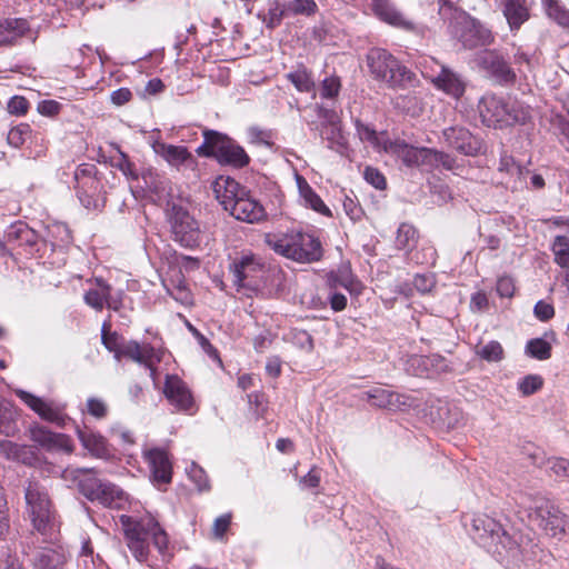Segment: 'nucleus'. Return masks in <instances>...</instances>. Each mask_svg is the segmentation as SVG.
I'll list each match as a JSON object with an SVG mask.
<instances>
[{"label":"nucleus","mask_w":569,"mask_h":569,"mask_svg":"<svg viewBox=\"0 0 569 569\" xmlns=\"http://www.w3.org/2000/svg\"><path fill=\"white\" fill-rule=\"evenodd\" d=\"M471 530L473 538L506 567L518 565L527 557L529 540L519 532L511 533L488 515L475 516Z\"/></svg>","instance_id":"nucleus-1"},{"label":"nucleus","mask_w":569,"mask_h":569,"mask_svg":"<svg viewBox=\"0 0 569 569\" xmlns=\"http://www.w3.org/2000/svg\"><path fill=\"white\" fill-rule=\"evenodd\" d=\"M127 546L139 562H144L149 555V540L152 539L154 547L161 555L168 548L167 533L152 518L134 519L130 516L120 517Z\"/></svg>","instance_id":"nucleus-2"},{"label":"nucleus","mask_w":569,"mask_h":569,"mask_svg":"<svg viewBox=\"0 0 569 569\" xmlns=\"http://www.w3.org/2000/svg\"><path fill=\"white\" fill-rule=\"evenodd\" d=\"M24 499L33 529L44 537V541L54 543L58 540L56 513L47 487L30 480L24 489Z\"/></svg>","instance_id":"nucleus-3"},{"label":"nucleus","mask_w":569,"mask_h":569,"mask_svg":"<svg viewBox=\"0 0 569 569\" xmlns=\"http://www.w3.org/2000/svg\"><path fill=\"white\" fill-rule=\"evenodd\" d=\"M439 14L445 21H448L451 36L460 41L466 49H475L491 42V32L465 11L453 7L450 1L440 0Z\"/></svg>","instance_id":"nucleus-4"},{"label":"nucleus","mask_w":569,"mask_h":569,"mask_svg":"<svg viewBox=\"0 0 569 569\" xmlns=\"http://www.w3.org/2000/svg\"><path fill=\"white\" fill-rule=\"evenodd\" d=\"M266 241L277 253L297 262L319 261L323 253L320 240L301 231L269 233Z\"/></svg>","instance_id":"nucleus-5"},{"label":"nucleus","mask_w":569,"mask_h":569,"mask_svg":"<svg viewBox=\"0 0 569 569\" xmlns=\"http://www.w3.org/2000/svg\"><path fill=\"white\" fill-rule=\"evenodd\" d=\"M367 61L371 74L392 88H407L416 82V74L385 49H371Z\"/></svg>","instance_id":"nucleus-6"},{"label":"nucleus","mask_w":569,"mask_h":569,"mask_svg":"<svg viewBox=\"0 0 569 569\" xmlns=\"http://www.w3.org/2000/svg\"><path fill=\"white\" fill-rule=\"evenodd\" d=\"M479 113L487 126H509L525 122L528 111L516 101L495 94H486L479 102Z\"/></svg>","instance_id":"nucleus-7"},{"label":"nucleus","mask_w":569,"mask_h":569,"mask_svg":"<svg viewBox=\"0 0 569 569\" xmlns=\"http://www.w3.org/2000/svg\"><path fill=\"white\" fill-rule=\"evenodd\" d=\"M529 517L547 536L562 540L569 535V516L552 501L539 498Z\"/></svg>","instance_id":"nucleus-8"},{"label":"nucleus","mask_w":569,"mask_h":569,"mask_svg":"<svg viewBox=\"0 0 569 569\" xmlns=\"http://www.w3.org/2000/svg\"><path fill=\"white\" fill-rule=\"evenodd\" d=\"M167 219L173 241L188 249L197 248L200 244L199 222L186 208L176 203L171 204L167 210Z\"/></svg>","instance_id":"nucleus-9"},{"label":"nucleus","mask_w":569,"mask_h":569,"mask_svg":"<svg viewBox=\"0 0 569 569\" xmlns=\"http://www.w3.org/2000/svg\"><path fill=\"white\" fill-rule=\"evenodd\" d=\"M430 62L433 66L428 67L427 63L425 64V69L422 71L423 77L428 79L436 89L455 99H459L466 91V80L461 74L457 73L449 67L439 64L433 60Z\"/></svg>","instance_id":"nucleus-10"},{"label":"nucleus","mask_w":569,"mask_h":569,"mask_svg":"<svg viewBox=\"0 0 569 569\" xmlns=\"http://www.w3.org/2000/svg\"><path fill=\"white\" fill-rule=\"evenodd\" d=\"M163 392L170 405L176 409L189 413L193 412L194 401L192 395L184 381L178 376L168 375L166 377Z\"/></svg>","instance_id":"nucleus-11"},{"label":"nucleus","mask_w":569,"mask_h":569,"mask_svg":"<svg viewBox=\"0 0 569 569\" xmlns=\"http://www.w3.org/2000/svg\"><path fill=\"white\" fill-rule=\"evenodd\" d=\"M16 395L43 420L56 423L59 427L64 426L67 416L62 412V409L53 406L52 402H47L43 399L21 389L16 390Z\"/></svg>","instance_id":"nucleus-12"},{"label":"nucleus","mask_w":569,"mask_h":569,"mask_svg":"<svg viewBox=\"0 0 569 569\" xmlns=\"http://www.w3.org/2000/svg\"><path fill=\"white\" fill-rule=\"evenodd\" d=\"M262 271L261 262L252 254H243L236 258L230 266L233 276V283L238 287H253L254 279Z\"/></svg>","instance_id":"nucleus-13"},{"label":"nucleus","mask_w":569,"mask_h":569,"mask_svg":"<svg viewBox=\"0 0 569 569\" xmlns=\"http://www.w3.org/2000/svg\"><path fill=\"white\" fill-rule=\"evenodd\" d=\"M153 151L162 157L171 167L177 170L190 169L196 170L197 160L183 146L168 144L164 142H154Z\"/></svg>","instance_id":"nucleus-14"},{"label":"nucleus","mask_w":569,"mask_h":569,"mask_svg":"<svg viewBox=\"0 0 569 569\" xmlns=\"http://www.w3.org/2000/svg\"><path fill=\"white\" fill-rule=\"evenodd\" d=\"M62 479L77 486L79 491L89 500L94 501L101 479L97 478L91 469L67 468L62 471Z\"/></svg>","instance_id":"nucleus-15"},{"label":"nucleus","mask_w":569,"mask_h":569,"mask_svg":"<svg viewBox=\"0 0 569 569\" xmlns=\"http://www.w3.org/2000/svg\"><path fill=\"white\" fill-rule=\"evenodd\" d=\"M152 479L157 483H169L172 478V465L168 452L161 448H152L143 451Z\"/></svg>","instance_id":"nucleus-16"},{"label":"nucleus","mask_w":569,"mask_h":569,"mask_svg":"<svg viewBox=\"0 0 569 569\" xmlns=\"http://www.w3.org/2000/svg\"><path fill=\"white\" fill-rule=\"evenodd\" d=\"M443 137L449 147L466 156H476L481 150V142L465 128H448Z\"/></svg>","instance_id":"nucleus-17"},{"label":"nucleus","mask_w":569,"mask_h":569,"mask_svg":"<svg viewBox=\"0 0 569 569\" xmlns=\"http://www.w3.org/2000/svg\"><path fill=\"white\" fill-rule=\"evenodd\" d=\"M156 350L150 343H138L137 341H122V347L119 353L121 358H128L134 362L146 366L150 369V377L156 380V369L153 368V358Z\"/></svg>","instance_id":"nucleus-18"},{"label":"nucleus","mask_w":569,"mask_h":569,"mask_svg":"<svg viewBox=\"0 0 569 569\" xmlns=\"http://www.w3.org/2000/svg\"><path fill=\"white\" fill-rule=\"evenodd\" d=\"M237 220L248 223H256L264 219L266 211L263 207L244 191L240 198L232 203L229 211Z\"/></svg>","instance_id":"nucleus-19"},{"label":"nucleus","mask_w":569,"mask_h":569,"mask_svg":"<svg viewBox=\"0 0 569 569\" xmlns=\"http://www.w3.org/2000/svg\"><path fill=\"white\" fill-rule=\"evenodd\" d=\"M217 160L222 164H229L234 168H242L250 161L249 156L242 147L233 140L221 134L218 146Z\"/></svg>","instance_id":"nucleus-20"},{"label":"nucleus","mask_w":569,"mask_h":569,"mask_svg":"<svg viewBox=\"0 0 569 569\" xmlns=\"http://www.w3.org/2000/svg\"><path fill=\"white\" fill-rule=\"evenodd\" d=\"M327 283L330 288L328 299L331 309L333 311H342L347 307V297L340 292H336L335 290L338 286H341L352 292L355 286L353 280L349 277L347 271H340L339 273L331 272L328 276Z\"/></svg>","instance_id":"nucleus-21"},{"label":"nucleus","mask_w":569,"mask_h":569,"mask_svg":"<svg viewBox=\"0 0 569 569\" xmlns=\"http://www.w3.org/2000/svg\"><path fill=\"white\" fill-rule=\"evenodd\" d=\"M111 286L102 278H96L94 287L84 293V302L96 311H101L106 305L117 309L119 303L111 298Z\"/></svg>","instance_id":"nucleus-22"},{"label":"nucleus","mask_w":569,"mask_h":569,"mask_svg":"<svg viewBox=\"0 0 569 569\" xmlns=\"http://www.w3.org/2000/svg\"><path fill=\"white\" fill-rule=\"evenodd\" d=\"M213 192L216 199L224 208V210L230 211L232 203L240 198L244 190L236 180L229 177H219L213 182Z\"/></svg>","instance_id":"nucleus-23"},{"label":"nucleus","mask_w":569,"mask_h":569,"mask_svg":"<svg viewBox=\"0 0 569 569\" xmlns=\"http://www.w3.org/2000/svg\"><path fill=\"white\" fill-rule=\"evenodd\" d=\"M31 438L39 446L48 450L61 449L67 452L72 451V445L69 437L62 433H54L44 427L32 428Z\"/></svg>","instance_id":"nucleus-24"},{"label":"nucleus","mask_w":569,"mask_h":569,"mask_svg":"<svg viewBox=\"0 0 569 569\" xmlns=\"http://www.w3.org/2000/svg\"><path fill=\"white\" fill-rule=\"evenodd\" d=\"M94 167L93 166H80L77 168L74 172V180L77 182L76 189L81 203L89 208L91 204V197L88 194L89 189L97 188V180L93 176Z\"/></svg>","instance_id":"nucleus-25"},{"label":"nucleus","mask_w":569,"mask_h":569,"mask_svg":"<svg viewBox=\"0 0 569 569\" xmlns=\"http://www.w3.org/2000/svg\"><path fill=\"white\" fill-rule=\"evenodd\" d=\"M419 149L420 148L410 146L401 140L390 141L383 144L386 152L395 156L409 168H418Z\"/></svg>","instance_id":"nucleus-26"},{"label":"nucleus","mask_w":569,"mask_h":569,"mask_svg":"<svg viewBox=\"0 0 569 569\" xmlns=\"http://www.w3.org/2000/svg\"><path fill=\"white\" fill-rule=\"evenodd\" d=\"M30 30L29 22L22 18H8L0 21V46L13 44L18 38Z\"/></svg>","instance_id":"nucleus-27"},{"label":"nucleus","mask_w":569,"mask_h":569,"mask_svg":"<svg viewBox=\"0 0 569 569\" xmlns=\"http://www.w3.org/2000/svg\"><path fill=\"white\" fill-rule=\"evenodd\" d=\"M297 187L300 198L303 200L306 207L311 208L316 212L326 217H332L331 210L326 206L321 198L313 191L308 181L302 177L296 176Z\"/></svg>","instance_id":"nucleus-28"},{"label":"nucleus","mask_w":569,"mask_h":569,"mask_svg":"<svg viewBox=\"0 0 569 569\" xmlns=\"http://www.w3.org/2000/svg\"><path fill=\"white\" fill-rule=\"evenodd\" d=\"M502 12L511 30H518L529 19L526 0H503Z\"/></svg>","instance_id":"nucleus-29"},{"label":"nucleus","mask_w":569,"mask_h":569,"mask_svg":"<svg viewBox=\"0 0 569 569\" xmlns=\"http://www.w3.org/2000/svg\"><path fill=\"white\" fill-rule=\"evenodd\" d=\"M67 556L61 547L42 548L34 557L37 569H64Z\"/></svg>","instance_id":"nucleus-30"},{"label":"nucleus","mask_w":569,"mask_h":569,"mask_svg":"<svg viewBox=\"0 0 569 569\" xmlns=\"http://www.w3.org/2000/svg\"><path fill=\"white\" fill-rule=\"evenodd\" d=\"M482 63L493 77L502 82H512L516 79V74L510 66L496 52H487L482 58Z\"/></svg>","instance_id":"nucleus-31"},{"label":"nucleus","mask_w":569,"mask_h":569,"mask_svg":"<svg viewBox=\"0 0 569 569\" xmlns=\"http://www.w3.org/2000/svg\"><path fill=\"white\" fill-rule=\"evenodd\" d=\"M372 9L375 13L383 21L395 27L411 29V22L407 21L388 0H373Z\"/></svg>","instance_id":"nucleus-32"},{"label":"nucleus","mask_w":569,"mask_h":569,"mask_svg":"<svg viewBox=\"0 0 569 569\" xmlns=\"http://www.w3.org/2000/svg\"><path fill=\"white\" fill-rule=\"evenodd\" d=\"M78 438L81 445L97 458H108L109 449L106 439L90 430H77Z\"/></svg>","instance_id":"nucleus-33"},{"label":"nucleus","mask_w":569,"mask_h":569,"mask_svg":"<svg viewBox=\"0 0 569 569\" xmlns=\"http://www.w3.org/2000/svg\"><path fill=\"white\" fill-rule=\"evenodd\" d=\"M97 491L98 497L94 498V501L97 500L103 506L118 508L123 500V491L111 482L101 480Z\"/></svg>","instance_id":"nucleus-34"},{"label":"nucleus","mask_w":569,"mask_h":569,"mask_svg":"<svg viewBox=\"0 0 569 569\" xmlns=\"http://www.w3.org/2000/svg\"><path fill=\"white\" fill-rule=\"evenodd\" d=\"M17 412L8 401H0V433L12 437L18 432Z\"/></svg>","instance_id":"nucleus-35"},{"label":"nucleus","mask_w":569,"mask_h":569,"mask_svg":"<svg viewBox=\"0 0 569 569\" xmlns=\"http://www.w3.org/2000/svg\"><path fill=\"white\" fill-rule=\"evenodd\" d=\"M549 18L569 31V10L559 0H541Z\"/></svg>","instance_id":"nucleus-36"},{"label":"nucleus","mask_w":569,"mask_h":569,"mask_svg":"<svg viewBox=\"0 0 569 569\" xmlns=\"http://www.w3.org/2000/svg\"><path fill=\"white\" fill-rule=\"evenodd\" d=\"M549 18L569 31V10L559 0H541Z\"/></svg>","instance_id":"nucleus-37"},{"label":"nucleus","mask_w":569,"mask_h":569,"mask_svg":"<svg viewBox=\"0 0 569 569\" xmlns=\"http://www.w3.org/2000/svg\"><path fill=\"white\" fill-rule=\"evenodd\" d=\"M286 78L295 86L299 92H311L315 90V81L310 71L305 67L287 73Z\"/></svg>","instance_id":"nucleus-38"},{"label":"nucleus","mask_w":569,"mask_h":569,"mask_svg":"<svg viewBox=\"0 0 569 569\" xmlns=\"http://www.w3.org/2000/svg\"><path fill=\"white\" fill-rule=\"evenodd\" d=\"M365 395L371 405L378 408H390L399 400V396L397 393L380 387L373 388Z\"/></svg>","instance_id":"nucleus-39"},{"label":"nucleus","mask_w":569,"mask_h":569,"mask_svg":"<svg viewBox=\"0 0 569 569\" xmlns=\"http://www.w3.org/2000/svg\"><path fill=\"white\" fill-rule=\"evenodd\" d=\"M417 230L409 223H401L397 230L396 247L399 250H411L417 242Z\"/></svg>","instance_id":"nucleus-40"},{"label":"nucleus","mask_w":569,"mask_h":569,"mask_svg":"<svg viewBox=\"0 0 569 569\" xmlns=\"http://www.w3.org/2000/svg\"><path fill=\"white\" fill-rule=\"evenodd\" d=\"M551 250L555 256V262L569 271V238L557 236L552 242Z\"/></svg>","instance_id":"nucleus-41"},{"label":"nucleus","mask_w":569,"mask_h":569,"mask_svg":"<svg viewBox=\"0 0 569 569\" xmlns=\"http://www.w3.org/2000/svg\"><path fill=\"white\" fill-rule=\"evenodd\" d=\"M284 16H290L286 3L281 4L279 1H272L269 3L268 12L262 16V21L269 29H274L281 23Z\"/></svg>","instance_id":"nucleus-42"},{"label":"nucleus","mask_w":569,"mask_h":569,"mask_svg":"<svg viewBox=\"0 0 569 569\" xmlns=\"http://www.w3.org/2000/svg\"><path fill=\"white\" fill-rule=\"evenodd\" d=\"M357 134L362 142H368L372 148L380 150L383 149V144L377 131L370 127L361 122L359 119L355 121Z\"/></svg>","instance_id":"nucleus-43"},{"label":"nucleus","mask_w":569,"mask_h":569,"mask_svg":"<svg viewBox=\"0 0 569 569\" xmlns=\"http://www.w3.org/2000/svg\"><path fill=\"white\" fill-rule=\"evenodd\" d=\"M221 133L213 130H206L203 132L204 141L198 147L197 153L203 157H214L217 159L218 146L220 142Z\"/></svg>","instance_id":"nucleus-44"},{"label":"nucleus","mask_w":569,"mask_h":569,"mask_svg":"<svg viewBox=\"0 0 569 569\" xmlns=\"http://www.w3.org/2000/svg\"><path fill=\"white\" fill-rule=\"evenodd\" d=\"M526 352L538 360H547L551 357V345L542 338H535L527 342Z\"/></svg>","instance_id":"nucleus-45"},{"label":"nucleus","mask_w":569,"mask_h":569,"mask_svg":"<svg viewBox=\"0 0 569 569\" xmlns=\"http://www.w3.org/2000/svg\"><path fill=\"white\" fill-rule=\"evenodd\" d=\"M476 353L483 360L497 362L503 358V349L498 341H489L483 346H478Z\"/></svg>","instance_id":"nucleus-46"},{"label":"nucleus","mask_w":569,"mask_h":569,"mask_svg":"<svg viewBox=\"0 0 569 569\" xmlns=\"http://www.w3.org/2000/svg\"><path fill=\"white\" fill-rule=\"evenodd\" d=\"M396 106L412 117L422 112V102L413 94L399 96Z\"/></svg>","instance_id":"nucleus-47"},{"label":"nucleus","mask_w":569,"mask_h":569,"mask_svg":"<svg viewBox=\"0 0 569 569\" xmlns=\"http://www.w3.org/2000/svg\"><path fill=\"white\" fill-rule=\"evenodd\" d=\"M286 7L290 16H311L317 10V4L313 0H289L286 2Z\"/></svg>","instance_id":"nucleus-48"},{"label":"nucleus","mask_w":569,"mask_h":569,"mask_svg":"<svg viewBox=\"0 0 569 569\" xmlns=\"http://www.w3.org/2000/svg\"><path fill=\"white\" fill-rule=\"evenodd\" d=\"M101 341L103 346L114 353V358L119 360V353L122 347V341L117 332H109L108 326H102Z\"/></svg>","instance_id":"nucleus-49"},{"label":"nucleus","mask_w":569,"mask_h":569,"mask_svg":"<svg viewBox=\"0 0 569 569\" xmlns=\"http://www.w3.org/2000/svg\"><path fill=\"white\" fill-rule=\"evenodd\" d=\"M542 385L543 380L540 376L529 375L519 381L518 389L523 396H530L541 389Z\"/></svg>","instance_id":"nucleus-50"},{"label":"nucleus","mask_w":569,"mask_h":569,"mask_svg":"<svg viewBox=\"0 0 569 569\" xmlns=\"http://www.w3.org/2000/svg\"><path fill=\"white\" fill-rule=\"evenodd\" d=\"M438 154V150L421 147L419 149L418 168L423 167L428 170L437 169Z\"/></svg>","instance_id":"nucleus-51"},{"label":"nucleus","mask_w":569,"mask_h":569,"mask_svg":"<svg viewBox=\"0 0 569 569\" xmlns=\"http://www.w3.org/2000/svg\"><path fill=\"white\" fill-rule=\"evenodd\" d=\"M546 468L555 473L557 477H569V459L566 458H549L546 461Z\"/></svg>","instance_id":"nucleus-52"},{"label":"nucleus","mask_w":569,"mask_h":569,"mask_svg":"<svg viewBox=\"0 0 569 569\" xmlns=\"http://www.w3.org/2000/svg\"><path fill=\"white\" fill-rule=\"evenodd\" d=\"M168 292L176 301H179L184 306L192 303L191 292L182 280H179V282L173 284L171 289L168 288Z\"/></svg>","instance_id":"nucleus-53"},{"label":"nucleus","mask_w":569,"mask_h":569,"mask_svg":"<svg viewBox=\"0 0 569 569\" xmlns=\"http://www.w3.org/2000/svg\"><path fill=\"white\" fill-rule=\"evenodd\" d=\"M188 475L190 479L196 483L199 491L209 489L208 477L201 467L192 462L191 467L188 469Z\"/></svg>","instance_id":"nucleus-54"},{"label":"nucleus","mask_w":569,"mask_h":569,"mask_svg":"<svg viewBox=\"0 0 569 569\" xmlns=\"http://www.w3.org/2000/svg\"><path fill=\"white\" fill-rule=\"evenodd\" d=\"M87 412L97 419H102L108 415V406L102 399L92 397L87 400Z\"/></svg>","instance_id":"nucleus-55"},{"label":"nucleus","mask_w":569,"mask_h":569,"mask_svg":"<svg viewBox=\"0 0 569 569\" xmlns=\"http://www.w3.org/2000/svg\"><path fill=\"white\" fill-rule=\"evenodd\" d=\"M500 170H506L511 177H516L520 181L526 180L530 174L528 169L516 164L512 159H502Z\"/></svg>","instance_id":"nucleus-56"},{"label":"nucleus","mask_w":569,"mask_h":569,"mask_svg":"<svg viewBox=\"0 0 569 569\" xmlns=\"http://www.w3.org/2000/svg\"><path fill=\"white\" fill-rule=\"evenodd\" d=\"M363 176L366 181L373 186L376 189L383 190L386 188V178L378 169L367 167L365 169Z\"/></svg>","instance_id":"nucleus-57"},{"label":"nucleus","mask_w":569,"mask_h":569,"mask_svg":"<svg viewBox=\"0 0 569 569\" xmlns=\"http://www.w3.org/2000/svg\"><path fill=\"white\" fill-rule=\"evenodd\" d=\"M340 80L336 77L326 78L321 84V97L332 99L338 96L340 91Z\"/></svg>","instance_id":"nucleus-58"},{"label":"nucleus","mask_w":569,"mask_h":569,"mask_svg":"<svg viewBox=\"0 0 569 569\" xmlns=\"http://www.w3.org/2000/svg\"><path fill=\"white\" fill-rule=\"evenodd\" d=\"M415 361H417L419 365L423 366L425 368H428L429 366L433 367L437 372L446 371L448 368V365L446 360L438 355H432L428 357H419L416 358Z\"/></svg>","instance_id":"nucleus-59"},{"label":"nucleus","mask_w":569,"mask_h":569,"mask_svg":"<svg viewBox=\"0 0 569 569\" xmlns=\"http://www.w3.org/2000/svg\"><path fill=\"white\" fill-rule=\"evenodd\" d=\"M28 133H29L28 126H20V127L12 128L8 132V137H7L8 143L14 148H19L20 146H22L24 143L26 136H28Z\"/></svg>","instance_id":"nucleus-60"},{"label":"nucleus","mask_w":569,"mask_h":569,"mask_svg":"<svg viewBox=\"0 0 569 569\" xmlns=\"http://www.w3.org/2000/svg\"><path fill=\"white\" fill-rule=\"evenodd\" d=\"M343 210L346 214L352 220V221H359L363 214V211L359 203L352 199L349 196H346L342 202Z\"/></svg>","instance_id":"nucleus-61"},{"label":"nucleus","mask_w":569,"mask_h":569,"mask_svg":"<svg viewBox=\"0 0 569 569\" xmlns=\"http://www.w3.org/2000/svg\"><path fill=\"white\" fill-rule=\"evenodd\" d=\"M144 179H146V183H147L148 188L152 192L157 193L159 197H161L166 192V190L169 186L168 179L161 178L158 176H153L151 173L149 174L148 178H144Z\"/></svg>","instance_id":"nucleus-62"},{"label":"nucleus","mask_w":569,"mask_h":569,"mask_svg":"<svg viewBox=\"0 0 569 569\" xmlns=\"http://www.w3.org/2000/svg\"><path fill=\"white\" fill-rule=\"evenodd\" d=\"M231 523V515L226 513L220 517H218L212 526V535L216 539L221 540L229 529Z\"/></svg>","instance_id":"nucleus-63"},{"label":"nucleus","mask_w":569,"mask_h":569,"mask_svg":"<svg viewBox=\"0 0 569 569\" xmlns=\"http://www.w3.org/2000/svg\"><path fill=\"white\" fill-rule=\"evenodd\" d=\"M536 318L541 321H548L555 316L553 306L545 300H539L533 308Z\"/></svg>","instance_id":"nucleus-64"}]
</instances>
